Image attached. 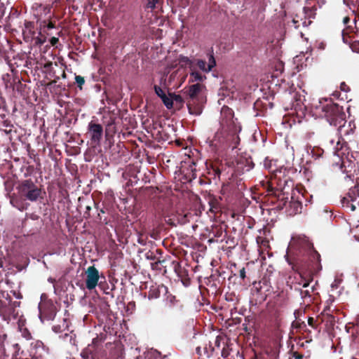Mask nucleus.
I'll return each instance as SVG.
<instances>
[{
	"label": "nucleus",
	"instance_id": "f257e3e1",
	"mask_svg": "<svg viewBox=\"0 0 359 359\" xmlns=\"http://www.w3.org/2000/svg\"><path fill=\"white\" fill-rule=\"evenodd\" d=\"M305 94L304 90L294 93L292 108L297 113L301 112L303 116L309 111V113L315 118H325L330 126L337 128L341 135L348 134V131L344 129L346 114L342 107L333 103L330 98H322L317 102L311 104L309 108L304 103L306 101Z\"/></svg>",
	"mask_w": 359,
	"mask_h": 359
},
{
	"label": "nucleus",
	"instance_id": "f03ea898",
	"mask_svg": "<svg viewBox=\"0 0 359 359\" xmlns=\"http://www.w3.org/2000/svg\"><path fill=\"white\" fill-rule=\"evenodd\" d=\"M285 257L293 269L297 267L306 272L321 269L320 256L304 235L292 236Z\"/></svg>",
	"mask_w": 359,
	"mask_h": 359
},
{
	"label": "nucleus",
	"instance_id": "7ed1b4c3",
	"mask_svg": "<svg viewBox=\"0 0 359 359\" xmlns=\"http://www.w3.org/2000/svg\"><path fill=\"white\" fill-rule=\"evenodd\" d=\"M19 196L30 202H36L42 198V190L31 179L24 180L16 187Z\"/></svg>",
	"mask_w": 359,
	"mask_h": 359
},
{
	"label": "nucleus",
	"instance_id": "20e7f679",
	"mask_svg": "<svg viewBox=\"0 0 359 359\" xmlns=\"http://www.w3.org/2000/svg\"><path fill=\"white\" fill-rule=\"evenodd\" d=\"M13 128V124L8 116L4 102L0 99V130L8 135L12 132Z\"/></svg>",
	"mask_w": 359,
	"mask_h": 359
},
{
	"label": "nucleus",
	"instance_id": "39448f33",
	"mask_svg": "<svg viewBox=\"0 0 359 359\" xmlns=\"http://www.w3.org/2000/svg\"><path fill=\"white\" fill-rule=\"evenodd\" d=\"M39 318L42 323L45 320H53L56 316V308L53 303H44L39 304Z\"/></svg>",
	"mask_w": 359,
	"mask_h": 359
},
{
	"label": "nucleus",
	"instance_id": "423d86ee",
	"mask_svg": "<svg viewBox=\"0 0 359 359\" xmlns=\"http://www.w3.org/2000/svg\"><path fill=\"white\" fill-rule=\"evenodd\" d=\"M205 102V99L204 97L195 99H187V106L189 113L191 115L200 116L203 112Z\"/></svg>",
	"mask_w": 359,
	"mask_h": 359
},
{
	"label": "nucleus",
	"instance_id": "0eeeda50",
	"mask_svg": "<svg viewBox=\"0 0 359 359\" xmlns=\"http://www.w3.org/2000/svg\"><path fill=\"white\" fill-rule=\"evenodd\" d=\"M86 288L89 290H92L96 287L98 283V280L100 278V273L98 270L95 267V266H89L86 271Z\"/></svg>",
	"mask_w": 359,
	"mask_h": 359
},
{
	"label": "nucleus",
	"instance_id": "6e6552de",
	"mask_svg": "<svg viewBox=\"0 0 359 359\" xmlns=\"http://www.w3.org/2000/svg\"><path fill=\"white\" fill-rule=\"evenodd\" d=\"M88 130L91 142L95 144H100L103 135L102 125L91 121L88 123Z\"/></svg>",
	"mask_w": 359,
	"mask_h": 359
},
{
	"label": "nucleus",
	"instance_id": "1a4fd4ad",
	"mask_svg": "<svg viewBox=\"0 0 359 359\" xmlns=\"http://www.w3.org/2000/svg\"><path fill=\"white\" fill-rule=\"evenodd\" d=\"M355 167L354 161L351 160L348 157L341 158V169L344 173L346 174L345 179L353 180V179H351V177L353 176L352 171H355Z\"/></svg>",
	"mask_w": 359,
	"mask_h": 359
},
{
	"label": "nucleus",
	"instance_id": "9d476101",
	"mask_svg": "<svg viewBox=\"0 0 359 359\" xmlns=\"http://www.w3.org/2000/svg\"><path fill=\"white\" fill-rule=\"evenodd\" d=\"M154 90L156 95L161 98L163 104L168 109H170L172 108V100L170 98V96H168L165 94L163 90L158 86L155 85L154 86Z\"/></svg>",
	"mask_w": 359,
	"mask_h": 359
},
{
	"label": "nucleus",
	"instance_id": "9b49d317",
	"mask_svg": "<svg viewBox=\"0 0 359 359\" xmlns=\"http://www.w3.org/2000/svg\"><path fill=\"white\" fill-rule=\"evenodd\" d=\"M302 208V202L299 198L297 200L292 198V200L290 201L288 206L286 207L287 211L290 215L301 213Z\"/></svg>",
	"mask_w": 359,
	"mask_h": 359
},
{
	"label": "nucleus",
	"instance_id": "f8f14e48",
	"mask_svg": "<svg viewBox=\"0 0 359 359\" xmlns=\"http://www.w3.org/2000/svg\"><path fill=\"white\" fill-rule=\"evenodd\" d=\"M201 90V85L199 83H196L191 85L188 90V99H195L199 97H203V96L199 95V93Z\"/></svg>",
	"mask_w": 359,
	"mask_h": 359
},
{
	"label": "nucleus",
	"instance_id": "ddd939ff",
	"mask_svg": "<svg viewBox=\"0 0 359 359\" xmlns=\"http://www.w3.org/2000/svg\"><path fill=\"white\" fill-rule=\"evenodd\" d=\"M190 76L191 82L203 81L206 79V76L199 73L194 66L192 69H190Z\"/></svg>",
	"mask_w": 359,
	"mask_h": 359
},
{
	"label": "nucleus",
	"instance_id": "4468645a",
	"mask_svg": "<svg viewBox=\"0 0 359 359\" xmlns=\"http://www.w3.org/2000/svg\"><path fill=\"white\" fill-rule=\"evenodd\" d=\"M10 203L13 208H15L21 212L24 211L27 208L22 201L13 196L11 197Z\"/></svg>",
	"mask_w": 359,
	"mask_h": 359
},
{
	"label": "nucleus",
	"instance_id": "2eb2a0df",
	"mask_svg": "<svg viewBox=\"0 0 359 359\" xmlns=\"http://www.w3.org/2000/svg\"><path fill=\"white\" fill-rule=\"evenodd\" d=\"M52 330L55 333H61L64 331L69 330V324L66 318L63 319L62 323L60 325H53Z\"/></svg>",
	"mask_w": 359,
	"mask_h": 359
},
{
	"label": "nucleus",
	"instance_id": "dca6fc26",
	"mask_svg": "<svg viewBox=\"0 0 359 359\" xmlns=\"http://www.w3.org/2000/svg\"><path fill=\"white\" fill-rule=\"evenodd\" d=\"M179 61L182 65H188L189 69H192L193 67L194 66V60H191L189 57L182 55H180Z\"/></svg>",
	"mask_w": 359,
	"mask_h": 359
},
{
	"label": "nucleus",
	"instance_id": "f3484780",
	"mask_svg": "<svg viewBox=\"0 0 359 359\" xmlns=\"http://www.w3.org/2000/svg\"><path fill=\"white\" fill-rule=\"evenodd\" d=\"M359 196V190L357 185L351 187L348 194L347 197L350 199L351 201H354L357 197Z\"/></svg>",
	"mask_w": 359,
	"mask_h": 359
},
{
	"label": "nucleus",
	"instance_id": "a211bd4d",
	"mask_svg": "<svg viewBox=\"0 0 359 359\" xmlns=\"http://www.w3.org/2000/svg\"><path fill=\"white\" fill-rule=\"evenodd\" d=\"M165 262V259H161L160 257L156 261L154 262H151L150 265L153 270L157 271H161L163 264Z\"/></svg>",
	"mask_w": 359,
	"mask_h": 359
},
{
	"label": "nucleus",
	"instance_id": "6ab92c4d",
	"mask_svg": "<svg viewBox=\"0 0 359 359\" xmlns=\"http://www.w3.org/2000/svg\"><path fill=\"white\" fill-rule=\"evenodd\" d=\"M208 64L207 67L208 71H212V68L216 66V60L213 55V50H211V53H208Z\"/></svg>",
	"mask_w": 359,
	"mask_h": 359
},
{
	"label": "nucleus",
	"instance_id": "aec40b11",
	"mask_svg": "<svg viewBox=\"0 0 359 359\" xmlns=\"http://www.w3.org/2000/svg\"><path fill=\"white\" fill-rule=\"evenodd\" d=\"M195 64L203 72L208 73L210 72V71L207 70L208 65H207V62L205 60H201V59H198V60H194V65Z\"/></svg>",
	"mask_w": 359,
	"mask_h": 359
},
{
	"label": "nucleus",
	"instance_id": "412c9836",
	"mask_svg": "<svg viewBox=\"0 0 359 359\" xmlns=\"http://www.w3.org/2000/svg\"><path fill=\"white\" fill-rule=\"evenodd\" d=\"M169 95L170 96V98L172 100V102H175L176 104L182 105L184 102V99L180 95H176L175 93H169Z\"/></svg>",
	"mask_w": 359,
	"mask_h": 359
},
{
	"label": "nucleus",
	"instance_id": "4be33fe9",
	"mask_svg": "<svg viewBox=\"0 0 359 359\" xmlns=\"http://www.w3.org/2000/svg\"><path fill=\"white\" fill-rule=\"evenodd\" d=\"M157 252H154L152 250L147 252L144 255L145 258L147 260L152 261V262L156 261L160 257H156Z\"/></svg>",
	"mask_w": 359,
	"mask_h": 359
},
{
	"label": "nucleus",
	"instance_id": "5701e85b",
	"mask_svg": "<svg viewBox=\"0 0 359 359\" xmlns=\"http://www.w3.org/2000/svg\"><path fill=\"white\" fill-rule=\"evenodd\" d=\"M147 359H162L161 354L156 350L151 351L147 355Z\"/></svg>",
	"mask_w": 359,
	"mask_h": 359
},
{
	"label": "nucleus",
	"instance_id": "b1692460",
	"mask_svg": "<svg viewBox=\"0 0 359 359\" xmlns=\"http://www.w3.org/2000/svg\"><path fill=\"white\" fill-rule=\"evenodd\" d=\"M91 203L94 205L95 208L96 209L97 218L101 220L100 214L105 213L104 208H101L99 203H95L93 199L91 200Z\"/></svg>",
	"mask_w": 359,
	"mask_h": 359
},
{
	"label": "nucleus",
	"instance_id": "393cba45",
	"mask_svg": "<svg viewBox=\"0 0 359 359\" xmlns=\"http://www.w3.org/2000/svg\"><path fill=\"white\" fill-rule=\"evenodd\" d=\"M75 83L77 85V87L79 88V90L83 89V85L85 83V79L83 76L80 75H76L75 76Z\"/></svg>",
	"mask_w": 359,
	"mask_h": 359
},
{
	"label": "nucleus",
	"instance_id": "a878e982",
	"mask_svg": "<svg viewBox=\"0 0 359 359\" xmlns=\"http://www.w3.org/2000/svg\"><path fill=\"white\" fill-rule=\"evenodd\" d=\"M341 283V278L338 277L335 278L333 283L331 284V291L334 292V290L338 289Z\"/></svg>",
	"mask_w": 359,
	"mask_h": 359
},
{
	"label": "nucleus",
	"instance_id": "bb28decb",
	"mask_svg": "<svg viewBox=\"0 0 359 359\" xmlns=\"http://www.w3.org/2000/svg\"><path fill=\"white\" fill-rule=\"evenodd\" d=\"M158 2V0H147L145 9L154 10L156 8V4Z\"/></svg>",
	"mask_w": 359,
	"mask_h": 359
},
{
	"label": "nucleus",
	"instance_id": "cd10ccee",
	"mask_svg": "<svg viewBox=\"0 0 359 359\" xmlns=\"http://www.w3.org/2000/svg\"><path fill=\"white\" fill-rule=\"evenodd\" d=\"M343 1H344V4L345 5H346L348 7H349L350 9L353 8V12H355V8L356 7L357 2L358 1H355V0H347V1H345V0H343Z\"/></svg>",
	"mask_w": 359,
	"mask_h": 359
},
{
	"label": "nucleus",
	"instance_id": "c85d7f7f",
	"mask_svg": "<svg viewBox=\"0 0 359 359\" xmlns=\"http://www.w3.org/2000/svg\"><path fill=\"white\" fill-rule=\"evenodd\" d=\"M160 295V293L158 291L156 290H151L149 292L148 298L149 299H157Z\"/></svg>",
	"mask_w": 359,
	"mask_h": 359
},
{
	"label": "nucleus",
	"instance_id": "c756f323",
	"mask_svg": "<svg viewBox=\"0 0 359 359\" xmlns=\"http://www.w3.org/2000/svg\"><path fill=\"white\" fill-rule=\"evenodd\" d=\"M299 294L302 299L311 298L310 292L309 290H299Z\"/></svg>",
	"mask_w": 359,
	"mask_h": 359
},
{
	"label": "nucleus",
	"instance_id": "7c9ffc66",
	"mask_svg": "<svg viewBox=\"0 0 359 359\" xmlns=\"http://www.w3.org/2000/svg\"><path fill=\"white\" fill-rule=\"evenodd\" d=\"M81 356L83 359H93V355L88 351H83L81 353Z\"/></svg>",
	"mask_w": 359,
	"mask_h": 359
},
{
	"label": "nucleus",
	"instance_id": "2f4dec72",
	"mask_svg": "<svg viewBox=\"0 0 359 359\" xmlns=\"http://www.w3.org/2000/svg\"><path fill=\"white\" fill-rule=\"evenodd\" d=\"M91 209H92V207H91V205H87L86 206V210H85V211H84V217H85L86 218H88V217H90V212Z\"/></svg>",
	"mask_w": 359,
	"mask_h": 359
},
{
	"label": "nucleus",
	"instance_id": "473e14b6",
	"mask_svg": "<svg viewBox=\"0 0 359 359\" xmlns=\"http://www.w3.org/2000/svg\"><path fill=\"white\" fill-rule=\"evenodd\" d=\"M350 201V199L347 196L342 198L341 200L343 206H348Z\"/></svg>",
	"mask_w": 359,
	"mask_h": 359
},
{
	"label": "nucleus",
	"instance_id": "72a5a7b5",
	"mask_svg": "<svg viewBox=\"0 0 359 359\" xmlns=\"http://www.w3.org/2000/svg\"><path fill=\"white\" fill-rule=\"evenodd\" d=\"M58 42H59V39L57 37L53 36V37H51L50 39V43H51L52 46H56Z\"/></svg>",
	"mask_w": 359,
	"mask_h": 359
},
{
	"label": "nucleus",
	"instance_id": "f704fd0d",
	"mask_svg": "<svg viewBox=\"0 0 359 359\" xmlns=\"http://www.w3.org/2000/svg\"><path fill=\"white\" fill-rule=\"evenodd\" d=\"M314 318L312 317H309L308 318V324L309 326H311L312 328H315V324H314Z\"/></svg>",
	"mask_w": 359,
	"mask_h": 359
},
{
	"label": "nucleus",
	"instance_id": "c9c22d12",
	"mask_svg": "<svg viewBox=\"0 0 359 359\" xmlns=\"http://www.w3.org/2000/svg\"><path fill=\"white\" fill-rule=\"evenodd\" d=\"M239 276L241 279H244L245 278V269L243 268L239 271Z\"/></svg>",
	"mask_w": 359,
	"mask_h": 359
},
{
	"label": "nucleus",
	"instance_id": "e433bc0d",
	"mask_svg": "<svg viewBox=\"0 0 359 359\" xmlns=\"http://www.w3.org/2000/svg\"><path fill=\"white\" fill-rule=\"evenodd\" d=\"M152 251L154 252H157V255H156L157 257H161V259H163V257H162L163 252L161 250H159V249H154V250H152Z\"/></svg>",
	"mask_w": 359,
	"mask_h": 359
},
{
	"label": "nucleus",
	"instance_id": "4c0bfd02",
	"mask_svg": "<svg viewBox=\"0 0 359 359\" xmlns=\"http://www.w3.org/2000/svg\"><path fill=\"white\" fill-rule=\"evenodd\" d=\"M70 337V340L72 339V337L69 336V334L68 333H65L63 335H61L60 336V338H62V339L65 340L67 339L68 337Z\"/></svg>",
	"mask_w": 359,
	"mask_h": 359
},
{
	"label": "nucleus",
	"instance_id": "58836bf2",
	"mask_svg": "<svg viewBox=\"0 0 359 359\" xmlns=\"http://www.w3.org/2000/svg\"><path fill=\"white\" fill-rule=\"evenodd\" d=\"M293 357L295 358V359H302L303 358V355L298 353H294L293 354Z\"/></svg>",
	"mask_w": 359,
	"mask_h": 359
},
{
	"label": "nucleus",
	"instance_id": "ea45409f",
	"mask_svg": "<svg viewBox=\"0 0 359 359\" xmlns=\"http://www.w3.org/2000/svg\"><path fill=\"white\" fill-rule=\"evenodd\" d=\"M137 242L142 245L146 244V242L140 236L138 238Z\"/></svg>",
	"mask_w": 359,
	"mask_h": 359
},
{
	"label": "nucleus",
	"instance_id": "a19ab883",
	"mask_svg": "<svg viewBox=\"0 0 359 359\" xmlns=\"http://www.w3.org/2000/svg\"><path fill=\"white\" fill-rule=\"evenodd\" d=\"M346 88H348V86L345 84V83H341V89L344 91L346 90Z\"/></svg>",
	"mask_w": 359,
	"mask_h": 359
},
{
	"label": "nucleus",
	"instance_id": "79ce46f5",
	"mask_svg": "<svg viewBox=\"0 0 359 359\" xmlns=\"http://www.w3.org/2000/svg\"><path fill=\"white\" fill-rule=\"evenodd\" d=\"M350 21V18L348 17H345L344 19H343V22L344 25H346Z\"/></svg>",
	"mask_w": 359,
	"mask_h": 359
},
{
	"label": "nucleus",
	"instance_id": "37998d69",
	"mask_svg": "<svg viewBox=\"0 0 359 359\" xmlns=\"http://www.w3.org/2000/svg\"><path fill=\"white\" fill-rule=\"evenodd\" d=\"M214 172L215 173V175H217L218 177H219V175L221 174V171L219 169H218V168L214 169Z\"/></svg>",
	"mask_w": 359,
	"mask_h": 359
},
{
	"label": "nucleus",
	"instance_id": "c03bdc74",
	"mask_svg": "<svg viewBox=\"0 0 359 359\" xmlns=\"http://www.w3.org/2000/svg\"><path fill=\"white\" fill-rule=\"evenodd\" d=\"M215 345L219 347V344H220V341H219V337H217L216 339H215Z\"/></svg>",
	"mask_w": 359,
	"mask_h": 359
},
{
	"label": "nucleus",
	"instance_id": "a18cd8bd",
	"mask_svg": "<svg viewBox=\"0 0 359 359\" xmlns=\"http://www.w3.org/2000/svg\"><path fill=\"white\" fill-rule=\"evenodd\" d=\"M299 327L300 328L304 329L306 327V325L305 322H302V323L299 324Z\"/></svg>",
	"mask_w": 359,
	"mask_h": 359
},
{
	"label": "nucleus",
	"instance_id": "49530a36",
	"mask_svg": "<svg viewBox=\"0 0 359 359\" xmlns=\"http://www.w3.org/2000/svg\"><path fill=\"white\" fill-rule=\"evenodd\" d=\"M348 207H350L351 211H354L355 210V206L353 204L349 203Z\"/></svg>",
	"mask_w": 359,
	"mask_h": 359
},
{
	"label": "nucleus",
	"instance_id": "de8ad7c7",
	"mask_svg": "<svg viewBox=\"0 0 359 359\" xmlns=\"http://www.w3.org/2000/svg\"><path fill=\"white\" fill-rule=\"evenodd\" d=\"M309 285V282L307 280H305L304 283L302 285L303 287H307Z\"/></svg>",
	"mask_w": 359,
	"mask_h": 359
},
{
	"label": "nucleus",
	"instance_id": "09e8293b",
	"mask_svg": "<svg viewBox=\"0 0 359 359\" xmlns=\"http://www.w3.org/2000/svg\"><path fill=\"white\" fill-rule=\"evenodd\" d=\"M48 281L49 283H54L55 280V279H54L53 278H52V277H49V278H48Z\"/></svg>",
	"mask_w": 359,
	"mask_h": 359
},
{
	"label": "nucleus",
	"instance_id": "8fccbe9b",
	"mask_svg": "<svg viewBox=\"0 0 359 359\" xmlns=\"http://www.w3.org/2000/svg\"><path fill=\"white\" fill-rule=\"evenodd\" d=\"M222 355L223 358H226L228 354L224 351V349L223 348L222 351Z\"/></svg>",
	"mask_w": 359,
	"mask_h": 359
},
{
	"label": "nucleus",
	"instance_id": "3c124183",
	"mask_svg": "<svg viewBox=\"0 0 359 359\" xmlns=\"http://www.w3.org/2000/svg\"><path fill=\"white\" fill-rule=\"evenodd\" d=\"M196 352L198 354H201L200 352H201V348L200 347H197L196 348Z\"/></svg>",
	"mask_w": 359,
	"mask_h": 359
},
{
	"label": "nucleus",
	"instance_id": "603ef678",
	"mask_svg": "<svg viewBox=\"0 0 359 359\" xmlns=\"http://www.w3.org/2000/svg\"><path fill=\"white\" fill-rule=\"evenodd\" d=\"M264 166L266 168H270V167L269 166V164H266V162L264 163Z\"/></svg>",
	"mask_w": 359,
	"mask_h": 359
},
{
	"label": "nucleus",
	"instance_id": "864d4df0",
	"mask_svg": "<svg viewBox=\"0 0 359 359\" xmlns=\"http://www.w3.org/2000/svg\"><path fill=\"white\" fill-rule=\"evenodd\" d=\"M264 166L266 168H270V167L269 166V164H266V162L264 163Z\"/></svg>",
	"mask_w": 359,
	"mask_h": 359
},
{
	"label": "nucleus",
	"instance_id": "5fc2aeb1",
	"mask_svg": "<svg viewBox=\"0 0 359 359\" xmlns=\"http://www.w3.org/2000/svg\"><path fill=\"white\" fill-rule=\"evenodd\" d=\"M298 312L297 310H295L294 312V315L295 316V318L297 319V316H296V313Z\"/></svg>",
	"mask_w": 359,
	"mask_h": 359
},
{
	"label": "nucleus",
	"instance_id": "6e6d98bb",
	"mask_svg": "<svg viewBox=\"0 0 359 359\" xmlns=\"http://www.w3.org/2000/svg\"><path fill=\"white\" fill-rule=\"evenodd\" d=\"M320 156H321V154H319L316 155V156L315 157V158H319Z\"/></svg>",
	"mask_w": 359,
	"mask_h": 359
},
{
	"label": "nucleus",
	"instance_id": "4d7b16f0",
	"mask_svg": "<svg viewBox=\"0 0 359 359\" xmlns=\"http://www.w3.org/2000/svg\"><path fill=\"white\" fill-rule=\"evenodd\" d=\"M62 77H63V78H65V77H66V74H65V72H63V74H62Z\"/></svg>",
	"mask_w": 359,
	"mask_h": 359
},
{
	"label": "nucleus",
	"instance_id": "13d9d810",
	"mask_svg": "<svg viewBox=\"0 0 359 359\" xmlns=\"http://www.w3.org/2000/svg\"><path fill=\"white\" fill-rule=\"evenodd\" d=\"M295 325H296V323H295L294 321V322H292V326H295Z\"/></svg>",
	"mask_w": 359,
	"mask_h": 359
},
{
	"label": "nucleus",
	"instance_id": "bf43d9fd",
	"mask_svg": "<svg viewBox=\"0 0 359 359\" xmlns=\"http://www.w3.org/2000/svg\"><path fill=\"white\" fill-rule=\"evenodd\" d=\"M358 323H359V314L357 316Z\"/></svg>",
	"mask_w": 359,
	"mask_h": 359
},
{
	"label": "nucleus",
	"instance_id": "052dcab7",
	"mask_svg": "<svg viewBox=\"0 0 359 359\" xmlns=\"http://www.w3.org/2000/svg\"><path fill=\"white\" fill-rule=\"evenodd\" d=\"M3 267V264L1 262H0V268H2Z\"/></svg>",
	"mask_w": 359,
	"mask_h": 359
},
{
	"label": "nucleus",
	"instance_id": "680f3d73",
	"mask_svg": "<svg viewBox=\"0 0 359 359\" xmlns=\"http://www.w3.org/2000/svg\"><path fill=\"white\" fill-rule=\"evenodd\" d=\"M306 202L310 203V201L306 199Z\"/></svg>",
	"mask_w": 359,
	"mask_h": 359
},
{
	"label": "nucleus",
	"instance_id": "e2e57ef3",
	"mask_svg": "<svg viewBox=\"0 0 359 359\" xmlns=\"http://www.w3.org/2000/svg\"><path fill=\"white\" fill-rule=\"evenodd\" d=\"M340 359H342V358H340Z\"/></svg>",
	"mask_w": 359,
	"mask_h": 359
}]
</instances>
